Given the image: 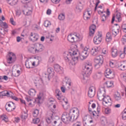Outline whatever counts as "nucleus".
I'll return each instance as SVG.
<instances>
[{
	"label": "nucleus",
	"instance_id": "f257e3e1",
	"mask_svg": "<svg viewBox=\"0 0 126 126\" xmlns=\"http://www.w3.org/2000/svg\"><path fill=\"white\" fill-rule=\"evenodd\" d=\"M77 54H78V51H73L72 53L70 52L69 53L68 52L64 53V58L65 62L68 63H71L72 65H75L78 61V58L83 61V60H85L87 58V56L82 54L78 57Z\"/></svg>",
	"mask_w": 126,
	"mask_h": 126
},
{
	"label": "nucleus",
	"instance_id": "f03ea898",
	"mask_svg": "<svg viewBox=\"0 0 126 126\" xmlns=\"http://www.w3.org/2000/svg\"><path fill=\"white\" fill-rule=\"evenodd\" d=\"M82 69L83 78L82 81L83 83H87L88 77L92 73V64L90 63H85L82 66Z\"/></svg>",
	"mask_w": 126,
	"mask_h": 126
},
{
	"label": "nucleus",
	"instance_id": "7ed1b4c3",
	"mask_svg": "<svg viewBox=\"0 0 126 126\" xmlns=\"http://www.w3.org/2000/svg\"><path fill=\"white\" fill-rule=\"evenodd\" d=\"M62 120L64 124H68L69 122H73L74 119L72 120V115H71L70 114L64 112L62 115Z\"/></svg>",
	"mask_w": 126,
	"mask_h": 126
},
{
	"label": "nucleus",
	"instance_id": "20e7f679",
	"mask_svg": "<svg viewBox=\"0 0 126 126\" xmlns=\"http://www.w3.org/2000/svg\"><path fill=\"white\" fill-rule=\"evenodd\" d=\"M103 56L102 55H99L97 56L94 59V67L96 69H98V68H100L101 65L103 64Z\"/></svg>",
	"mask_w": 126,
	"mask_h": 126
},
{
	"label": "nucleus",
	"instance_id": "39448f33",
	"mask_svg": "<svg viewBox=\"0 0 126 126\" xmlns=\"http://www.w3.org/2000/svg\"><path fill=\"white\" fill-rule=\"evenodd\" d=\"M67 40L70 43H75L79 41L80 36L71 33L67 36Z\"/></svg>",
	"mask_w": 126,
	"mask_h": 126
},
{
	"label": "nucleus",
	"instance_id": "423d86ee",
	"mask_svg": "<svg viewBox=\"0 0 126 126\" xmlns=\"http://www.w3.org/2000/svg\"><path fill=\"white\" fill-rule=\"evenodd\" d=\"M56 97L60 101H62V100H63L65 104H63V109H64V110H67V107H66V106L67 105V104H68V101L67 100V98H66V97H64V96H63L62 94H58L56 95Z\"/></svg>",
	"mask_w": 126,
	"mask_h": 126
},
{
	"label": "nucleus",
	"instance_id": "0eeeda50",
	"mask_svg": "<svg viewBox=\"0 0 126 126\" xmlns=\"http://www.w3.org/2000/svg\"><path fill=\"white\" fill-rule=\"evenodd\" d=\"M105 93H106L105 88H101L97 93V98L99 101H103V98L106 95Z\"/></svg>",
	"mask_w": 126,
	"mask_h": 126
},
{
	"label": "nucleus",
	"instance_id": "6e6552de",
	"mask_svg": "<svg viewBox=\"0 0 126 126\" xmlns=\"http://www.w3.org/2000/svg\"><path fill=\"white\" fill-rule=\"evenodd\" d=\"M102 101V104L104 106H112V99H111V97L109 95L106 96L105 95Z\"/></svg>",
	"mask_w": 126,
	"mask_h": 126
},
{
	"label": "nucleus",
	"instance_id": "1a4fd4ad",
	"mask_svg": "<svg viewBox=\"0 0 126 126\" xmlns=\"http://www.w3.org/2000/svg\"><path fill=\"white\" fill-rule=\"evenodd\" d=\"M105 76L107 78L112 79L115 77V72L111 70L110 68H107L105 71Z\"/></svg>",
	"mask_w": 126,
	"mask_h": 126
},
{
	"label": "nucleus",
	"instance_id": "9d476101",
	"mask_svg": "<svg viewBox=\"0 0 126 126\" xmlns=\"http://www.w3.org/2000/svg\"><path fill=\"white\" fill-rule=\"evenodd\" d=\"M8 56L9 57L7 59L8 63H12L16 59V56L12 52H10Z\"/></svg>",
	"mask_w": 126,
	"mask_h": 126
},
{
	"label": "nucleus",
	"instance_id": "9b49d317",
	"mask_svg": "<svg viewBox=\"0 0 126 126\" xmlns=\"http://www.w3.org/2000/svg\"><path fill=\"white\" fill-rule=\"evenodd\" d=\"M102 42V34L98 32V34L95 36L94 38V43L95 45H98Z\"/></svg>",
	"mask_w": 126,
	"mask_h": 126
},
{
	"label": "nucleus",
	"instance_id": "f8f14e48",
	"mask_svg": "<svg viewBox=\"0 0 126 126\" xmlns=\"http://www.w3.org/2000/svg\"><path fill=\"white\" fill-rule=\"evenodd\" d=\"M119 30H120V26L113 27V28L110 29V33H111L114 37H116L119 33Z\"/></svg>",
	"mask_w": 126,
	"mask_h": 126
},
{
	"label": "nucleus",
	"instance_id": "ddd939ff",
	"mask_svg": "<svg viewBox=\"0 0 126 126\" xmlns=\"http://www.w3.org/2000/svg\"><path fill=\"white\" fill-rule=\"evenodd\" d=\"M29 39L32 42H36L39 39V35L31 32Z\"/></svg>",
	"mask_w": 126,
	"mask_h": 126
},
{
	"label": "nucleus",
	"instance_id": "4468645a",
	"mask_svg": "<svg viewBox=\"0 0 126 126\" xmlns=\"http://www.w3.org/2000/svg\"><path fill=\"white\" fill-rule=\"evenodd\" d=\"M33 81L34 84H36L35 86H37V85H42V84H43L44 83L43 79L40 78L39 77H34L33 78Z\"/></svg>",
	"mask_w": 126,
	"mask_h": 126
},
{
	"label": "nucleus",
	"instance_id": "2eb2a0df",
	"mask_svg": "<svg viewBox=\"0 0 126 126\" xmlns=\"http://www.w3.org/2000/svg\"><path fill=\"white\" fill-rule=\"evenodd\" d=\"M88 96L90 98H93L95 96V87L94 86L90 87L88 91Z\"/></svg>",
	"mask_w": 126,
	"mask_h": 126
},
{
	"label": "nucleus",
	"instance_id": "dca6fc26",
	"mask_svg": "<svg viewBox=\"0 0 126 126\" xmlns=\"http://www.w3.org/2000/svg\"><path fill=\"white\" fill-rule=\"evenodd\" d=\"M54 69L56 72L59 73L60 74L63 73V67H61V66H60L59 64L54 65Z\"/></svg>",
	"mask_w": 126,
	"mask_h": 126
},
{
	"label": "nucleus",
	"instance_id": "f3484780",
	"mask_svg": "<svg viewBox=\"0 0 126 126\" xmlns=\"http://www.w3.org/2000/svg\"><path fill=\"white\" fill-rule=\"evenodd\" d=\"M37 54H39V53H41V52H43L44 50L45 49V47H44V45L43 44H37L36 45V48H35Z\"/></svg>",
	"mask_w": 126,
	"mask_h": 126
},
{
	"label": "nucleus",
	"instance_id": "a211bd4d",
	"mask_svg": "<svg viewBox=\"0 0 126 126\" xmlns=\"http://www.w3.org/2000/svg\"><path fill=\"white\" fill-rule=\"evenodd\" d=\"M71 111L73 113V120H76L78 116H79V110L77 108H74L71 110Z\"/></svg>",
	"mask_w": 126,
	"mask_h": 126
},
{
	"label": "nucleus",
	"instance_id": "6ab92c4d",
	"mask_svg": "<svg viewBox=\"0 0 126 126\" xmlns=\"http://www.w3.org/2000/svg\"><path fill=\"white\" fill-rule=\"evenodd\" d=\"M111 55L113 58H116L118 56V49L116 48H112L111 49Z\"/></svg>",
	"mask_w": 126,
	"mask_h": 126
},
{
	"label": "nucleus",
	"instance_id": "aec40b11",
	"mask_svg": "<svg viewBox=\"0 0 126 126\" xmlns=\"http://www.w3.org/2000/svg\"><path fill=\"white\" fill-rule=\"evenodd\" d=\"M48 103L49 106L53 107L54 109H56V108H57V106H56V104H55L56 101H55V99L53 98H50L48 100Z\"/></svg>",
	"mask_w": 126,
	"mask_h": 126
},
{
	"label": "nucleus",
	"instance_id": "412c9836",
	"mask_svg": "<svg viewBox=\"0 0 126 126\" xmlns=\"http://www.w3.org/2000/svg\"><path fill=\"white\" fill-rule=\"evenodd\" d=\"M114 98L116 101H120V100L122 99V96H121V94L117 92L114 95Z\"/></svg>",
	"mask_w": 126,
	"mask_h": 126
},
{
	"label": "nucleus",
	"instance_id": "4be33fe9",
	"mask_svg": "<svg viewBox=\"0 0 126 126\" xmlns=\"http://www.w3.org/2000/svg\"><path fill=\"white\" fill-rule=\"evenodd\" d=\"M84 19L85 20H88V19H90V13L89 11H87L84 13Z\"/></svg>",
	"mask_w": 126,
	"mask_h": 126
},
{
	"label": "nucleus",
	"instance_id": "5701e85b",
	"mask_svg": "<svg viewBox=\"0 0 126 126\" xmlns=\"http://www.w3.org/2000/svg\"><path fill=\"white\" fill-rule=\"evenodd\" d=\"M98 48L96 47V48H93L92 49V50H91V55H92L93 56H96V55H97V54H98Z\"/></svg>",
	"mask_w": 126,
	"mask_h": 126
},
{
	"label": "nucleus",
	"instance_id": "b1692460",
	"mask_svg": "<svg viewBox=\"0 0 126 126\" xmlns=\"http://www.w3.org/2000/svg\"><path fill=\"white\" fill-rule=\"evenodd\" d=\"M101 77H102V72L101 71L96 72L94 76V79H100Z\"/></svg>",
	"mask_w": 126,
	"mask_h": 126
},
{
	"label": "nucleus",
	"instance_id": "393cba45",
	"mask_svg": "<svg viewBox=\"0 0 126 126\" xmlns=\"http://www.w3.org/2000/svg\"><path fill=\"white\" fill-rule=\"evenodd\" d=\"M8 108H5L6 111L7 112H12V111H14L15 110V106L13 107L11 106V104L10 103L8 104Z\"/></svg>",
	"mask_w": 126,
	"mask_h": 126
},
{
	"label": "nucleus",
	"instance_id": "a878e982",
	"mask_svg": "<svg viewBox=\"0 0 126 126\" xmlns=\"http://www.w3.org/2000/svg\"><path fill=\"white\" fill-rule=\"evenodd\" d=\"M47 72L50 75V76H52V77H54V75H55L54 73L55 72H54V69L52 67H49L47 69Z\"/></svg>",
	"mask_w": 126,
	"mask_h": 126
},
{
	"label": "nucleus",
	"instance_id": "bb28decb",
	"mask_svg": "<svg viewBox=\"0 0 126 126\" xmlns=\"http://www.w3.org/2000/svg\"><path fill=\"white\" fill-rule=\"evenodd\" d=\"M25 65L27 67V68H32L33 67H32V62L29 60H27L26 62Z\"/></svg>",
	"mask_w": 126,
	"mask_h": 126
},
{
	"label": "nucleus",
	"instance_id": "cd10ccee",
	"mask_svg": "<svg viewBox=\"0 0 126 126\" xmlns=\"http://www.w3.org/2000/svg\"><path fill=\"white\" fill-rule=\"evenodd\" d=\"M92 123H93V120H91L89 122L84 120L83 122V124L84 125V126H92V125H91Z\"/></svg>",
	"mask_w": 126,
	"mask_h": 126
},
{
	"label": "nucleus",
	"instance_id": "c85d7f7f",
	"mask_svg": "<svg viewBox=\"0 0 126 126\" xmlns=\"http://www.w3.org/2000/svg\"><path fill=\"white\" fill-rule=\"evenodd\" d=\"M7 2L10 5H15L17 3V0H6Z\"/></svg>",
	"mask_w": 126,
	"mask_h": 126
},
{
	"label": "nucleus",
	"instance_id": "c756f323",
	"mask_svg": "<svg viewBox=\"0 0 126 126\" xmlns=\"http://www.w3.org/2000/svg\"><path fill=\"white\" fill-rule=\"evenodd\" d=\"M106 42H111L112 41V35H111V32H107L106 36Z\"/></svg>",
	"mask_w": 126,
	"mask_h": 126
},
{
	"label": "nucleus",
	"instance_id": "7c9ffc66",
	"mask_svg": "<svg viewBox=\"0 0 126 126\" xmlns=\"http://www.w3.org/2000/svg\"><path fill=\"white\" fill-rule=\"evenodd\" d=\"M96 109H97V113H96V111L93 112V116H95V114H96L97 115V116H99V113H100V112L101 111V107L100 106V105H99L98 103H97V107Z\"/></svg>",
	"mask_w": 126,
	"mask_h": 126
},
{
	"label": "nucleus",
	"instance_id": "2f4dec72",
	"mask_svg": "<svg viewBox=\"0 0 126 126\" xmlns=\"http://www.w3.org/2000/svg\"><path fill=\"white\" fill-rule=\"evenodd\" d=\"M118 68L120 70H126V64L119 63L118 64Z\"/></svg>",
	"mask_w": 126,
	"mask_h": 126
},
{
	"label": "nucleus",
	"instance_id": "473e14b6",
	"mask_svg": "<svg viewBox=\"0 0 126 126\" xmlns=\"http://www.w3.org/2000/svg\"><path fill=\"white\" fill-rule=\"evenodd\" d=\"M0 94L1 95V96H7L8 97H11L9 93L6 91L0 92Z\"/></svg>",
	"mask_w": 126,
	"mask_h": 126
},
{
	"label": "nucleus",
	"instance_id": "72a5a7b5",
	"mask_svg": "<svg viewBox=\"0 0 126 126\" xmlns=\"http://www.w3.org/2000/svg\"><path fill=\"white\" fill-rule=\"evenodd\" d=\"M106 84L108 88H110V87L114 86V82L113 81H108L106 83Z\"/></svg>",
	"mask_w": 126,
	"mask_h": 126
},
{
	"label": "nucleus",
	"instance_id": "f704fd0d",
	"mask_svg": "<svg viewBox=\"0 0 126 126\" xmlns=\"http://www.w3.org/2000/svg\"><path fill=\"white\" fill-rule=\"evenodd\" d=\"M53 126H62V121H61V120L55 121L53 123Z\"/></svg>",
	"mask_w": 126,
	"mask_h": 126
},
{
	"label": "nucleus",
	"instance_id": "c9c22d12",
	"mask_svg": "<svg viewBox=\"0 0 126 126\" xmlns=\"http://www.w3.org/2000/svg\"><path fill=\"white\" fill-rule=\"evenodd\" d=\"M27 118H28V114L25 112H24L21 115V119L22 121H25Z\"/></svg>",
	"mask_w": 126,
	"mask_h": 126
},
{
	"label": "nucleus",
	"instance_id": "e433bc0d",
	"mask_svg": "<svg viewBox=\"0 0 126 126\" xmlns=\"http://www.w3.org/2000/svg\"><path fill=\"white\" fill-rule=\"evenodd\" d=\"M29 52L32 53V54H37V51H36V48L34 47H30L28 49Z\"/></svg>",
	"mask_w": 126,
	"mask_h": 126
},
{
	"label": "nucleus",
	"instance_id": "4c0bfd02",
	"mask_svg": "<svg viewBox=\"0 0 126 126\" xmlns=\"http://www.w3.org/2000/svg\"><path fill=\"white\" fill-rule=\"evenodd\" d=\"M29 95L33 97V96H35V94H36V91L35 90L32 89L28 92Z\"/></svg>",
	"mask_w": 126,
	"mask_h": 126
},
{
	"label": "nucleus",
	"instance_id": "58836bf2",
	"mask_svg": "<svg viewBox=\"0 0 126 126\" xmlns=\"http://www.w3.org/2000/svg\"><path fill=\"white\" fill-rule=\"evenodd\" d=\"M23 12L25 15H30L32 14V10H31L26 9L23 11Z\"/></svg>",
	"mask_w": 126,
	"mask_h": 126
},
{
	"label": "nucleus",
	"instance_id": "ea45409f",
	"mask_svg": "<svg viewBox=\"0 0 126 126\" xmlns=\"http://www.w3.org/2000/svg\"><path fill=\"white\" fill-rule=\"evenodd\" d=\"M64 82H65L66 84H68L69 86H71V82H70V79H68V78L65 77V81Z\"/></svg>",
	"mask_w": 126,
	"mask_h": 126
},
{
	"label": "nucleus",
	"instance_id": "a19ab883",
	"mask_svg": "<svg viewBox=\"0 0 126 126\" xmlns=\"http://www.w3.org/2000/svg\"><path fill=\"white\" fill-rule=\"evenodd\" d=\"M76 9L79 10V11H81L82 10V9L83 8V7H82V5L81 4V2H80V4H78L76 7Z\"/></svg>",
	"mask_w": 126,
	"mask_h": 126
},
{
	"label": "nucleus",
	"instance_id": "79ce46f5",
	"mask_svg": "<svg viewBox=\"0 0 126 126\" xmlns=\"http://www.w3.org/2000/svg\"><path fill=\"white\" fill-rule=\"evenodd\" d=\"M38 115H39V110L35 109L33 113V116L34 117V118H37L38 117Z\"/></svg>",
	"mask_w": 126,
	"mask_h": 126
},
{
	"label": "nucleus",
	"instance_id": "37998d69",
	"mask_svg": "<svg viewBox=\"0 0 126 126\" xmlns=\"http://www.w3.org/2000/svg\"><path fill=\"white\" fill-rule=\"evenodd\" d=\"M1 119H2V121H4L5 123L8 122V119H7V117L6 115L1 116Z\"/></svg>",
	"mask_w": 126,
	"mask_h": 126
},
{
	"label": "nucleus",
	"instance_id": "c03bdc74",
	"mask_svg": "<svg viewBox=\"0 0 126 126\" xmlns=\"http://www.w3.org/2000/svg\"><path fill=\"white\" fill-rule=\"evenodd\" d=\"M122 120H126V111L125 110L121 114Z\"/></svg>",
	"mask_w": 126,
	"mask_h": 126
},
{
	"label": "nucleus",
	"instance_id": "a18cd8bd",
	"mask_svg": "<svg viewBox=\"0 0 126 126\" xmlns=\"http://www.w3.org/2000/svg\"><path fill=\"white\" fill-rule=\"evenodd\" d=\"M1 26L3 27V28H5V29L8 28V26L5 22H2V23H1Z\"/></svg>",
	"mask_w": 126,
	"mask_h": 126
},
{
	"label": "nucleus",
	"instance_id": "49530a36",
	"mask_svg": "<svg viewBox=\"0 0 126 126\" xmlns=\"http://www.w3.org/2000/svg\"><path fill=\"white\" fill-rule=\"evenodd\" d=\"M65 18V16L63 14H61L59 15L58 16V19H59L60 20H64Z\"/></svg>",
	"mask_w": 126,
	"mask_h": 126
},
{
	"label": "nucleus",
	"instance_id": "de8ad7c7",
	"mask_svg": "<svg viewBox=\"0 0 126 126\" xmlns=\"http://www.w3.org/2000/svg\"><path fill=\"white\" fill-rule=\"evenodd\" d=\"M44 25L45 27H49V26H51V22L49 21H45L44 22Z\"/></svg>",
	"mask_w": 126,
	"mask_h": 126
},
{
	"label": "nucleus",
	"instance_id": "09e8293b",
	"mask_svg": "<svg viewBox=\"0 0 126 126\" xmlns=\"http://www.w3.org/2000/svg\"><path fill=\"white\" fill-rule=\"evenodd\" d=\"M116 18L117 19L118 22H121V21H122V17H121V14L118 13L116 15Z\"/></svg>",
	"mask_w": 126,
	"mask_h": 126
},
{
	"label": "nucleus",
	"instance_id": "8fccbe9b",
	"mask_svg": "<svg viewBox=\"0 0 126 126\" xmlns=\"http://www.w3.org/2000/svg\"><path fill=\"white\" fill-rule=\"evenodd\" d=\"M101 16V22H105V20H107V17L106 16V15H105V14L102 15Z\"/></svg>",
	"mask_w": 126,
	"mask_h": 126
},
{
	"label": "nucleus",
	"instance_id": "3c124183",
	"mask_svg": "<svg viewBox=\"0 0 126 126\" xmlns=\"http://www.w3.org/2000/svg\"><path fill=\"white\" fill-rule=\"evenodd\" d=\"M33 124H38V123L40 122V119L38 118H36L35 119H33Z\"/></svg>",
	"mask_w": 126,
	"mask_h": 126
},
{
	"label": "nucleus",
	"instance_id": "603ef678",
	"mask_svg": "<svg viewBox=\"0 0 126 126\" xmlns=\"http://www.w3.org/2000/svg\"><path fill=\"white\" fill-rule=\"evenodd\" d=\"M21 73V71L19 70H18L17 71V73L16 74H14V76L15 77H17V76H19L20 75Z\"/></svg>",
	"mask_w": 126,
	"mask_h": 126
},
{
	"label": "nucleus",
	"instance_id": "864d4df0",
	"mask_svg": "<svg viewBox=\"0 0 126 126\" xmlns=\"http://www.w3.org/2000/svg\"><path fill=\"white\" fill-rule=\"evenodd\" d=\"M100 3V0H96V3H95V6L94 8V10L96 11L97 10V7L98 6V5Z\"/></svg>",
	"mask_w": 126,
	"mask_h": 126
},
{
	"label": "nucleus",
	"instance_id": "5fc2aeb1",
	"mask_svg": "<svg viewBox=\"0 0 126 126\" xmlns=\"http://www.w3.org/2000/svg\"><path fill=\"white\" fill-rule=\"evenodd\" d=\"M105 114H106V115H108L109 114H110V113H111V109H109V108H106L105 109Z\"/></svg>",
	"mask_w": 126,
	"mask_h": 126
},
{
	"label": "nucleus",
	"instance_id": "6e6d98bb",
	"mask_svg": "<svg viewBox=\"0 0 126 126\" xmlns=\"http://www.w3.org/2000/svg\"><path fill=\"white\" fill-rule=\"evenodd\" d=\"M44 77L48 78V80H50V77H52V76L50 75V74L44 73Z\"/></svg>",
	"mask_w": 126,
	"mask_h": 126
},
{
	"label": "nucleus",
	"instance_id": "4d7b16f0",
	"mask_svg": "<svg viewBox=\"0 0 126 126\" xmlns=\"http://www.w3.org/2000/svg\"><path fill=\"white\" fill-rule=\"evenodd\" d=\"M94 33H95V31L90 29V32H89L90 36H93V35H94Z\"/></svg>",
	"mask_w": 126,
	"mask_h": 126
},
{
	"label": "nucleus",
	"instance_id": "13d9d810",
	"mask_svg": "<svg viewBox=\"0 0 126 126\" xmlns=\"http://www.w3.org/2000/svg\"><path fill=\"white\" fill-rule=\"evenodd\" d=\"M32 0H21V2L22 3H29V2H30Z\"/></svg>",
	"mask_w": 126,
	"mask_h": 126
},
{
	"label": "nucleus",
	"instance_id": "bf43d9fd",
	"mask_svg": "<svg viewBox=\"0 0 126 126\" xmlns=\"http://www.w3.org/2000/svg\"><path fill=\"white\" fill-rule=\"evenodd\" d=\"M82 55L83 56H87V57H88V52H87V51L86 50H83V52H82Z\"/></svg>",
	"mask_w": 126,
	"mask_h": 126
},
{
	"label": "nucleus",
	"instance_id": "052dcab7",
	"mask_svg": "<svg viewBox=\"0 0 126 126\" xmlns=\"http://www.w3.org/2000/svg\"><path fill=\"white\" fill-rule=\"evenodd\" d=\"M90 29L91 30H94L95 31V29H96V26L95 25H92V26H90Z\"/></svg>",
	"mask_w": 126,
	"mask_h": 126
},
{
	"label": "nucleus",
	"instance_id": "680f3d73",
	"mask_svg": "<svg viewBox=\"0 0 126 126\" xmlns=\"http://www.w3.org/2000/svg\"><path fill=\"white\" fill-rule=\"evenodd\" d=\"M10 22L12 25H15V22H14V20H13V18H11L10 19Z\"/></svg>",
	"mask_w": 126,
	"mask_h": 126
},
{
	"label": "nucleus",
	"instance_id": "e2e57ef3",
	"mask_svg": "<svg viewBox=\"0 0 126 126\" xmlns=\"http://www.w3.org/2000/svg\"><path fill=\"white\" fill-rule=\"evenodd\" d=\"M10 97L11 98H12V99H13V100H15V101H19V98H17L16 96H13L12 95H10Z\"/></svg>",
	"mask_w": 126,
	"mask_h": 126
},
{
	"label": "nucleus",
	"instance_id": "0e129e2a",
	"mask_svg": "<svg viewBox=\"0 0 126 126\" xmlns=\"http://www.w3.org/2000/svg\"><path fill=\"white\" fill-rule=\"evenodd\" d=\"M122 28L124 32H125V33H126V24H123L122 26Z\"/></svg>",
	"mask_w": 126,
	"mask_h": 126
},
{
	"label": "nucleus",
	"instance_id": "69168bd1",
	"mask_svg": "<svg viewBox=\"0 0 126 126\" xmlns=\"http://www.w3.org/2000/svg\"><path fill=\"white\" fill-rule=\"evenodd\" d=\"M126 54H125V53L124 52V53H121L120 55V57L121 59H124L125 57L126 56Z\"/></svg>",
	"mask_w": 126,
	"mask_h": 126
},
{
	"label": "nucleus",
	"instance_id": "338daca9",
	"mask_svg": "<svg viewBox=\"0 0 126 126\" xmlns=\"http://www.w3.org/2000/svg\"><path fill=\"white\" fill-rule=\"evenodd\" d=\"M51 1L53 3H59L61 1V0H51Z\"/></svg>",
	"mask_w": 126,
	"mask_h": 126
},
{
	"label": "nucleus",
	"instance_id": "774afa93",
	"mask_svg": "<svg viewBox=\"0 0 126 126\" xmlns=\"http://www.w3.org/2000/svg\"><path fill=\"white\" fill-rule=\"evenodd\" d=\"M102 54H104V55H106V54H108V51H107V49L105 48L102 49Z\"/></svg>",
	"mask_w": 126,
	"mask_h": 126
}]
</instances>
